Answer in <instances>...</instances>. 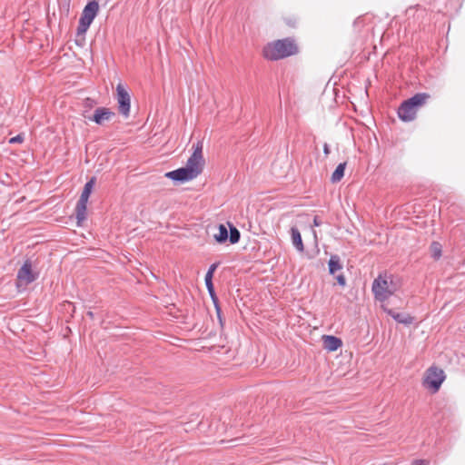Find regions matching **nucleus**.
I'll return each instance as SVG.
<instances>
[{"mask_svg":"<svg viewBox=\"0 0 465 465\" xmlns=\"http://www.w3.org/2000/svg\"><path fill=\"white\" fill-rule=\"evenodd\" d=\"M429 464H430V461L427 460L418 459V460H414L412 461V465H429Z\"/></svg>","mask_w":465,"mask_h":465,"instance_id":"nucleus-27","label":"nucleus"},{"mask_svg":"<svg viewBox=\"0 0 465 465\" xmlns=\"http://www.w3.org/2000/svg\"><path fill=\"white\" fill-rule=\"evenodd\" d=\"M203 142L198 141L193 144V152L187 160L186 167L193 169V173L198 176L202 173L204 166V159L203 156Z\"/></svg>","mask_w":465,"mask_h":465,"instance_id":"nucleus-5","label":"nucleus"},{"mask_svg":"<svg viewBox=\"0 0 465 465\" xmlns=\"http://www.w3.org/2000/svg\"><path fill=\"white\" fill-rule=\"evenodd\" d=\"M336 280L341 286H345L346 279L343 274L337 275Z\"/></svg>","mask_w":465,"mask_h":465,"instance_id":"nucleus-28","label":"nucleus"},{"mask_svg":"<svg viewBox=\"0 0 465 465\" xmlns=\"http://www.w3.org/2000/svg\"><path fill=\"white\" fill-rule=\"evenodd\" d=\"M23 141H24V136L22 134H17L16 136L12 137L9 140V143H22Z\"/></svg>","mask_w":465,"mask_h":465,"instance_id":"nucleus-24","label":"nucleus"},{"mask_svg":"<svg viewBox=\"0 0 465 465\" xmlns=\"http://www.w3.org/2000/svg\"><path fill=\"white\" fill-rule=\"evenodd\" d=\"M299 47L291 37L268 43L262 49L263 57L270 61H277L298 54Z\"/></svg>","mask_w":465,"mask_h":465,"instance_id":"nucleus-1","label":"nucleus"},{"mask_svg":"<svg viewBox=\"0 0 465 465\" xmlns=\"http://www.w3.org/2000/svg\"><path fill=\"white\" fill-rule=\"evenodd\" d=\"M214 239L222 243L225 242L228 239V231L227 228L223 224L219 225V232L214 235Z\"/></svg>","mask_w":465,"mask_h":465,"instance_id":"nucleus-20","label":"nucleus"},{"mask_svg":"<svg viewBox=\"0 0 465 465\" xmlns=\"http://www.w3.org/2000/svg\"><path fill=\"white\" fill-rule=\"evenodd\" d=\"M285 23L289 25V26H292V27H295L296 26V24H297V19L295 17H291V18H285Z\"/></svg>","mask_w":465,"mask_h":465,"instance_id":"nucleus-26","label":"nucleus"},{"mask_svg":"<svg viewBox=\"0 0 465 465\" xmlns=\"http://www.w3.org/2000/svg\"><path fill=\"white\" fill-rule=\"evenodd\" d=\"M417 110L410 99L401 103L398 109V116L404 122H410L415 119Z\"/></svg>","mask_w":465,"mask_h":465,"instance_id":"nucleus-9","label":"nucleus"},{"mask_svg":"<svg viewBox=\"0 0 465 465\" xmlns=\"http://www.w3.org/2000/svg\"><path fill=\"white\" fill-rule=\"evenodd\" d=\"M322 224L321 220L318 218V216H315L313 219V225L314 226H320Z\"/></svg>","mask_w":465,"mask_h":465,"instance_id":"nucleus-30","label":"nucleus"},{"mask_svg":"<svg viewBox=\"0 0 465 465\" xmlns=\"http://www.w3.org/2000/svg\"><path fill=\"white\" fill-rule=\"evenodd\" d=\"M88 315H89L91 318H93V317H94V313H93L92 312H88Z\"/></svg>","mask_w":465,"mask_h":465,"instance_id":"nucleus-31","label":"nucleus"},{"mask_svg":"<svg viewBox=\"0 0 465 465\" xmlns=\"http://www.w3.org/2000/svg\"><path fill=\"white\" fill-rule=\"evenodd\" d=\"M213 304L215 306V310H216V312H217V317L219 319V322H220L221 325H223L222 312H221V308L219 306V301L216 303H213Z\"/></svg>","mask_w":465,"mask_h":465,"instance_id":"nucleus-25","label":"nucleus"},{"mask_svg":"<svg viewBox=\"0 0 465 465\" xmlns=\"http://www.w3.org/2000/svg\"><path fill=\"white\" fill-rule=\"evenodd\" d=\"M430 255L434 260H439L442 254V246L438 242H432L430 246Z\"/></svg>","mask_w":465,"mask_h":465,"instance_id":"nucleus-18","label":"nucleus"},{"mask_svg":"<svg viewBox=\"0 0 465 465\" xmlns=\"http://www.w3.org/2000/svg\"><path fill=\"white\" fill-rule=\"evenodd\" d=\"M95 177H92L84 186V190L75 206V218L78 226L86 220L87 202L95 183Z\"/></svg>","mask_w":465,"mask_h":465,"instance_id":"nucleus-3","label":"nucleus"},{"mask_svg":"<svg viewBox=\"0 0 465 465\" xmlns=\"http://www.w3.org/2000/svg\"><path fill=\"white\" fill-rule=\"evenodd\" d=\"M323 153H324L325 156H328L331 153L329 144L326 143L323 144Z\"/></svg>","mask_w":465,"mask_h":465,"instance_id":"nucleus-29","label":"nucleus"},{"mask_svg":"<svg viewBox=\"0 0 465 465\" xmlns=\"http://www.w3.org/2000/svg\"><path fill=\"white\" fill-rule=\"evenodd\" d=\"M312 160H310L309 161V166H312Z\"/></svg>","mask_w":465,"mask_h":465,"instance_id":"nucleus-32","label":"nucleus"},{"mask_svg":"<svg viewBox=\"0 0 465 465\" xmlns=\"http://www.w3.org/2000/svg\"><path fill=\"white\" fill-rule=\"evenodd\" d=\"M329 272L331 275H334L337 271H341L342 269V265L341 262V258L337 254H333L331 256L329 262Z\"/></svg>","mask_w":465,"mask_h":465,"instance_id":"nucleus-16","label":"nucleus"},{"mask_svg":"<svg viewBox=\"0 0 465 465\" xmlns=\"http://www.w3.org/2000/svg\"><path fill=\"white\" fill-rule=\"evenodd\" d=\"M205 285H206V288L209 292V294L213 302V303H216L218 302V298L215 294V292H214V287H213V277H206L205 276Z\"/></svg>","mask_w":465,"mask_h":465,"instance_id":"nucleus-21","label":"nucleus"},{"mask_svg":"<svg viewBox=\"0 0 465 465\" xmlns=\"http://www.w3.org/2000/svg\"><path fill=\"white\" fill-rule=\"evenodd\" d=\"M91 24L85 22V21H83V20H79V25L77 26V35H84L87 31V29L89 28Z\"/></svg>","mask_w":465,"mask_h":465,"instance_id":"nucleus-22","label":"nucleus"},{"mask_svg":"<svg viewBox=\"0 0 465 465\" xmlns=\"http://www.w3.org/2000/svg\"><path fill=\"white\" fill-rule=\"evenodd\" d=\"M230 233H228V239L232 244L237 243L240 241L241 233L239 230L233 226L232 224H230Z\"/></svg>","mask_w":465,"mask_h":465,"instance_id":"nucleus-19","label":"nucleus"},{"mask_svg":"<svg viewBox=\"0 0 465 465\" xmlns=\"http://www.w3.org/2000/svg\"><path fill=\"white\" fill-rule=\"evenodd\" d=\"M345 168H346L345 162L338 164V166L336 167V169L334 170V172L331 174V183H338L343 178Z\"/></svg>","mask_w":465,"mask_h":465,"instance_id":"nucleus-17","label":"nucleus"},{"mask_svg":"<svg viewBox=\"0 0 465 465\" xmlns=\"http://www.w3.org/2000/svg\"><path fill=\"white\" fill-rule=\"evenodd\" d=\"M98 3L94 0L91 1L84 6L80 19L89 24H92V22L94 21V17L98 13Z\"/></svg>","mask_w":465,"mask_h":465,"instance_id":"nucleus-11","label":"nucleus"},{"mask_svg":"<svg viewBox=\"0 0 465 465\" xmlns=\"http://www.w3.org/2000/svg\"><path fill=\"white\" fill-rule=\"evenodd\" d=\"M18 285H28L38 278V272H34L32 262L26 260L17 272Z\"/></svg>","mask_w":465,"mask_h":465,"instance_id":"nucleus-6","label":"nucleus"},{"mask_svg":"<svg viewBox=\"0 0 465 465\" xmlns=\"http://www.w3.org/2000/svg\"><path fill=\"white\" fill-rule=\"evenodd\" d=\"M384 311L399 323L410 325L413 322V317L409 314L396 312L392 309H384Z\"/></svg>","mask_w":465,"mask_h":465,"instance_id":"nucleus-13","label":"nucleus"},{"mask_svg":"<svg viewBox=\"0 0 465 465\" xmlns=\"http://www.w3.org/2000/svg\"><path fill=\"white\" fill-rule=\"evenodd\" d=\"M398 289L399 285L394 282L393 275L386 272L379 274L371 286L375 299L380 302L388 300Z\"/></svg>","mask_w":465,"mask_h":465,"instance_id":"nucleus-2","label":"nucleus"},{"mask_svg":"<svg viewBox=\"0 0 465 465\" xmlns=\"http://www.w3.org/2000/svg\"><path fill=\"white\" fill-rule=\"evenodd\" d=\"M115 115V113L106 107H97L94 114L88 119L94 122L96 124L103 125L105 121H110L112 117Z\"/></svg>","mask_w":465,"mask_h":465,"instance_id":"nucleus-10","label":"nucleus"},{"mask_svg":"<svg viewBox=\"0 0 465 465\" xmlns=\"http://www.w3.org/2000/svg\"><path fill=\"white\" fill-rule=\"evenodd\" d=\"M218 265H219V262H216V263L212 264V265L209 267V269H208V271H207V272H206L205 276H206V277H208V278H209V277H213V272H215V270H216V268L218 267Z\"/></svg>","mask_w":465,"mask_h":465,"instance_id":"nucleus-23","label":"nucleus"},{"mask_svg":"<svg viewBox=\"0 0 465 465\" xmlns=\"http://www.w3.org/2000/svg\"><path fill=\"white\" fill-rule=\"evenodd\" d=\"M291 236L293 246L297 251L302 252L304 251V245L302 242V235L297 227L291 228Z\"/></svg>","mask_w":465,"mask_h":465,"instance_id":"nucleus-14","label":"nucleus"},{"mask_svg":"<svg viewBox=\"0 0 465 465\" xmlns=\"http://www.w3.org/2000/svg\"><path fill=\"white\" fill-rule=\"evenodd\" d=\"M322 340L323 348L328 351H335L342 345L341 340L332 335H324Z\"/></svg>","mask_w":465,"mask_h":465,"instance_id":"nucleus-12","label":"nucleus"},{"mask_svg":"<svg viewBox=\"0 0 465 465\" xmlns=\"http://www.w3.org/2000/svg\"><path fill=\"white\" fill-rule=\"evenodd\" d=\"M444 380L445 374L443 370L436 366H431L425 372L423 386L435 393L440 390Z\"/></svg>","mask_w":465,"mask_h":465,"instance_id":"nucleus-4","label":"nucleus"},{"mask_svg":"<svg viewBox=\"0 0 465 465\" xmlns=\"http://www.w3.org/2000/svg\"><path fill=\"white\" fill-rule=\"evenodd\" d=\"M116 99L119 113L127 118L130 115L131 98L127 90L121 84L116 86Z\"/></svg>","mask_w":465,"mask_h":465,"instance_id":"nucleus-7","label":"nucleus"},{"mask_svg":"<svg viewBox=\"0 0 465 465\" xmlns=\"http://www.w3.org/2000/svg\"><path fill=\"white\" fill-rule=\"evenodd\" d=\"M165 176L173 182L179 183L188 182L197 177L193 173V169L187 168L186 166L165 173Z\"/></svg>","mask_w":465,"mask_h":465,"instance_id":"nucleus-8","label":"nucleus"},{"mask_svg":"<svg viewBox=\"0 0 465 465\" xmlns=\"http://www.w3.org/2000/svg\"><path fill=\"white\" fill-rule=\"evenodd\" d=\"M430 98V95L427 93H418L414 94L412 97L409 98L411 102L413 104L414 107L418 111L420 107H422L428 100Z\"/></svg>","mask_w":465,"mask_h":465,"instance_id":"nucleus-15","label":"nucleus"}]
</instances>
